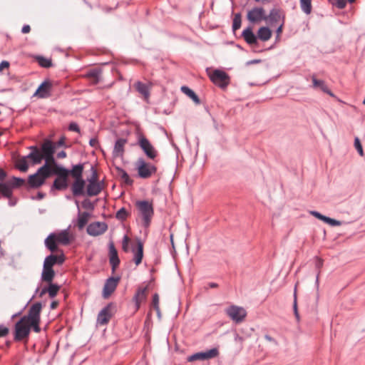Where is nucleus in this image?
Listing matches in <instances>:
<instances>
[{"label": "nucleus", "mask_w": 365, "mask_h": 365, "mask_svg": "<svg viewBox=\"0 0 365 365\" xmlns=\"http://www.w3.org/2000/svg\"><path fill=\"white\" fill-rule=\"evenodd\" d=\"M47 164H43L42 166L38 168L36 170V173L40 176L41 179L46 183V180L51 177V174L47 173Z\"/></svg>", "instance_id": "44"}, {"label": "nucleus", "mask_w": 365, "mask_h": 365, "mask_svg": "<svg viewBox=\"0 0 365 365\" xmlns=\"http://www.w3.org/2000/svg\"><path fill=\"white\" fill-rule=\"evenodd\" d=\"M135 168L138 173V177L141 179H148L157 173L158 168L147 162L143 158H139L135 163Z\"/></svg>", "instance_id": "6"}, {"label": "nucleus", "mask_w": 365, "mask_h": 365, "mask_svg": "<svg viewBox=\"0 0 365 365\" xmlns=\"http://www.w3.org/2000/svg\"><path fill=\"white\" fill-rule=\"evenodd\" d=\"M314 264H315V268L318 272L319 271H320V269L323 267L324 260L322 258L316 256L314 257Z\"/></svg>", "instance_id": "57"}, {"label": "nucleus", "mask_w": 365, "mask_h": 365, "mask_svg": "<svg viewBox=\"0 0 365 365\" xmlns=\"http://www.w3.org/2000/svg\"><path fill=\"white\" fill-rule=\"evenodd\" d=\"M293 297H294V300H293L292 309H293L294 315L295 317V316L299 315V310H298V304H297V285L294 287Z\"/></svg>", "instance_id": "49"}, {"label": "nucleus", "mask_w": 365, "mask_h": 365, "mask_svg": "<svg viewBox=\"0 0 365 365\" xmlns=\"http://www.w3.org/2000/svg\"><path fill=\"white\" fill-rule=\"evenodd\" d=\"M226 314L235 323L242 322L247 317V311L242 307L231 305L225 309Z\"/></svg>", "instance_id": "11"}, {"label": "nucleus", "mask_w": 365, "mask_h": 365, "mask_svg": "<svg viewBox=\"0 0 365 365\" xmlns=\"http://www.w3.org/2000/svg\"><path fill=\"white\" fill-rule=\"evenodd\" d=\"M312 81L314 89L320 90L332 98H336L334 93L328 88L324 81L317 79L315 75H312Z\"/></svg>", "instance_id": "23"}, {"label": "nucleus", "mask_w": 365, "mask_h": 365, "mask_svg": "<svg viewBox=\"0 0 365 365\" xmlns=\"http://www.w3.org/2000/svg\"><path fill=\"white\" fill-rule=\"evenodd\" d=\"M152 305L153 309L159 307V295L157 293L153 295Z\"/></svg>", "instance_id": "61"}, {"label": "nucleus", "mask_w": 365, "mask_h": 365, "mask_svg": "<svg viewBox=\"0 0 365 365\" xmlns=\"http://www.w3.org/2000/svg\"><path fill=\"white\" fill-rule=\"evenodd\" d=\"M324 222L328 224L329 225H330L331 227L340 226L342 225L341 221L337 220L334 218H331L327 216H326V217L324 220Z\"/></svg>", "instance_id": "55"}, {"label": "nucleus", "mask_w": 365, "mask_h": 365, "mask_svg": "<svg viewBox=\"0 0 365 365\" xmlns=\"http://www.w3.org/2000/svg\"><path fill=\"white\" fill-rule=\"evenodd\" d=\"M281 13H283L281 9H272L269 11V14L268 16L265 15L267 21L269 20L272 24L277 23L280 20Z\"/></svg>", "instance_id": "36"}, {"label": "nucleus", "mask_w": 365, "mask_h": 365, "mask_svg": "<svg viewBox=\"0 0 365 365\" xmlns=\"http://www.w3.org/2000/svg\"><path fill=\"white\" fill-rule=\"evenodd\" d=\"M120 281V276H111L109 277L105 282L103 291L102 297L103 299H108L115 292L118 283Z\"/></svg>", "instance_id": "14"}, {"label": "nucleus", "mask_w": 365, "mask_h": 365, "mask_svg": "<svg viewBox=\"0 0 365 365\" xmlns=\"http://www.w3.org/2000/svg\"><path fill=\"white\" fill-rule=\"evenodd\" d=\"M272 36V29L267 26H261L258 29L257 34L253 31L252 26H248L242 32L241 37L250 46H258L259 40L265 42L269 41Z\"/></svg>", "instance_id": "2"}, {"label": "nucleus", "mask_w": 365, "mask_h": 365, "mask_svg": "<svg viewBox=\"0 0 365 365\" xmlns=\"http://www.w3.org/2000/svg\"><path fill=\"white\" fill-rule=\"evenodd\" d=\"M293 297H294V300H293L292 309H293L294 315L295 317V316L299 315V310H298V304H297V285L294 287Z\"/></svg>", "instance_id": "51"}, {"label": "nucleus", "mask_w": 365, "mask_h": 365, "mask_svg": "<svg viewBox=\"0 0 365 365\" xmlns=\"http://www.w3.org/2000/svg\"><path fill=\"white\" fill-rule=\"evenodd\" d=\"M115 169L117 170L120 179L126 185H133V180H132L128 173L122 168L119 166H115Z\"/></svg>", "instance_id": "37"}, {"label": "nucleus", "mask_w": 365, "mask_h": 365, "mask_svg": "<svg viewBox=\"0 0 365 365\" xmlns=\"http://www.w3.org/2000/svg\"><path fill=\"white\" fill-rule=\"evenodd\" d=\"M61 287V285L56 283H53V282L46 283V288L48 290V297L51 299H53L54 297H56L58 292L60 291Z\"/></svg>", "instance_id": "40"}, {"label": "nucleus", "mask_w": 365, "mask_h": 365, "mask_svg": "<svg viewBox=\"0 0 365 365\" xmlns=\"http://www.w3.org/2000/svg\"><path fill=\"white\" fill-rule=\"evenodd\" d=\"M68 187V179L64 178H60L56 176L55 180H53L51 186V191L58 190H65Z\"/></svg>", "instance_id": "29"}, {"label": "nucleus", "mask_w": 365, "mask_h": 365, "mask_svg": "<svg viewBox=\"0 0 365 365\" xmlns=\"http://www.w3.org/2000/svg\"><path fill=\"white\" fill-rule=\"evenodd\" d=\"M53 86L52 81L48 78L45 79L37 88L34 96L39 98H46L51 96V91Z\"/></svg>", "instance_id": "20"}, {"label": "nucleus", "mask_w": 365, "mask_h": 365, "mask_svg": "<svg viewBox=\"0 0 365 365\" xmlns=\"http://www.w3.org/2000/svg\"><path fill=\"white\" fill-rule=\"evenodd\" d=\"M43 304L41 302L34 303L29 308L27 314L22 317L27 322H31L41 319V313Z\"/></svg>", "instance_id": "18"}, {"label": "nucleus", "mask_w": 365, "mask_h": 365, "mask_svg": "<svg viewBox=\"0 0 365 365\" xmlns=\"http://www.w3.org/2000/svg\"><path fill=\"white\" fill-rule=\"evenodd\" d=\"M4 198L9 200L8 204L11 207L16 205L17 203V201H18V199L16 197H14V195H12L11 197H4Z\"/></svg>", "instance_id": "63"}, {"label": "nucleus", "mask_w": 365, "mask_h": 365, "mask_svg": "<svg viewBox=\"0 0 365 365\" xmlns=\"http://www.w3.org/2000/svg\"><path fill=\"white\" fill-rule=\"evenodd\" d=\"M130 239L127 235H125L122 240V250L124 252L128 253L130 251L129 243Z\"/></svg>", "instance_id": "54"}, {"label": "nucleus", "mask_w": 365, "mask_h": 365, "mask_svg": "<svg viewBox=\"0 0 365 365\" xmlns=\"http://www.w3.org/2000/svg\"><path fill=\"white\" fill-rule=\"evenodd\" d=\"M86 186V195L88 197L97 196L101 192V187L98 182H88Z\"/></svg>", "instance_id": "32"}, {"label": "nucleus", "mask_w": 365, "mask_h": 365, "mask_svg": "<svg viewBox=\"0 0 365 365\" xmlns=\"http://www.w3.org/2000/svg\"><path fill=\"white\" fill-rule=\"evenodd\" d=\"M56 153L53 141L50 139H46L40 147V158L44 160L46 163H51L53 165L56 162L54 154Z\"/></svg>", "instance_id": "8"}, {"label": "nucleus", "mask_w": 365, "mask_h": 365, "mask_svg": "<svg viewBox=\"0 0 365 365\" xmlns=\"http://www.w3.org/2000/svg\"><path fill=\"white\" fill-rule=\"evenodd\" d=\"M136 135V144L140 147L147 158L151 160H155V158L158 156V150L150 143V141L146 138V136L139 130V128L137 129Z\"/></svg>", "instance_id": "5"}, {"label": "nucleus", "mask_w": 365, "mask_h": 365, "mask_svg": "<svg viewBox=\"0 0 365 365\" xmlns=\"http://www.w3.org/2000/svg\"><path fill=\"white\" fill-rule=\"evenodd\" d=\"M66 137L65 135H61L60 137V138L56 142H53L55 150H56L57 148H61V147H63L64 148H70V145H68L66 143Z\"/></svg>", "instance_id": "46"}, {"label": "nucleus", "mask_w": 365, "mask_h": 365, "mask_svg": "<svg viewBox=\"0 0 365 365\" xmlns=\"http://www.w3.org/2000/svg\"><path fill=\"white\" fill-rule=\"evenodd\" d=\"M68 130L76 133H80L81 131L79 125L76 122H71L69 123Z\"/></svg>", "instance_id": "58"}, {"label": "nucleus", "mask_w": 365, "mask_h": 365, "mask_svg": "<svg viewBox=\"0 0 365 365\" xmlns=\"http://www.w3.org/2000/svg\"><path fill=\"white\" fill-rule=\"evenodd\" d=\"M70 227L61 230L51 232L44 240L45 247L51 252H59L58 246L69 245L73 240V235L69 231Z\"/></svg>", "instance_id": "1"}, {"label": "nucleus", "mask_w": 365, "mask_h": 365, "mask_svg": "<svg viewBox=\"0 0 365 365\" xmlns=\"http://www.w3.org/2000/svg\"><path fill=\"white\" fill-rule=\"evenodd\" d=\"M242 25V14L240 12L236 13L232 20V29L234 33L238 30Z\"/></svg>", "instance_id": "41"}, {"label": "nucleus", "mask_w": 365, "mask_h": 365, "mask_svg": "<svg viewBox=\"0 0 365 365\" xmlns=\"http://www.w3.org/2000/svg\"><path fill=\"white\" fill-rule=\"evenodd\" d=\"M293 297H294V300H293L292 309H293L294 315L295 317V316L299 315V310H298V304H297V285L294 287Z\"/></svg>", "instance_id": "50"}, {"label": "nucleus", "mask_w": 365, "mask_h": 365, "mask_svg": "<svg viewBox=\"0 0 365 365\" xmlns=\"http://www.w3.org/2000/svg\"><path fill=\"white\" fill-rule=\"evenodd\" d=\"M44 164H47V170H47V173L48 174H51V177L53 176V175H56V174H57L56 168H55V167L51 168V163L45 162Z\"/></svg>", "instance_id": "60"}, {"label": "nucleus", "mask_w": 365, "mask_h": 365, "mask_svg": "<svg viewBox=\"0 0 365 365\" xmlns=\"http://www.w3.org/2000/svg\"><path fill=\"white\" fill-rule=\"evenodd\" d=\"M40 323L41 319L29 322V331L33 330L36 333H39L41 331Z\"/></svg>", "instance_id": "47"}, {"label": "nucleus", "mask_w": 365, "mask_h": 365, "mask_svg": "<svg viewBox=\"0 0 365 365\" xmlns=\"http://www.w3.org/2000/svg\"><path fill=\"white\" fill-rule=\"evenodd\" d=\"M235 341L242 346L243 341H245V337L240 336L238 334L236 333L235 335Z\"/></svg>", "instance_id": "64"}, {"label": "nucleus", "mask_w": 365, "mask_h": 365, "mask_svg": "<svg viewBox=\"0 0 365 365\" xmlns=\"http://www.w3.org/2000/svg\"><path fill=\"white\" fill-rule=\"evenodd\" d=\"M128 140L126 138H118L114 145L113 150V157H123L124 155L125 149L124 146L127 143Z\"/></svg>", "instance_id": "27"}, {"label": "nucleus", "mask_w": 365, "mask_h": 365, "mask_svg": "<svg viewBox=\"0 0 365 365\" xmlns=\"http://www.w3.org/2000/svg\"><path fill=\"white\" fill-rule=\"evenodd\" d=\"M10 332L9 328L4 324H0V339L6 337Z\"/></svg>", "instance_id": "56"}, {"label": "nucleus", "mask_w": 365, "mask_h": 365, "mask_svg": "<svg viewBox=\"0 0 365 365\" xmlns=\"http://www.w3.org/2000/svg\"><path fill=\"white\" fill-rule=\"evenodd\" d=\"M33 58L41 68H49L53 66L52 59L51 58H48L41 55L34 56Z\"/></svg>", "instance_id": "34"}, {"label": "nucleus", "mask_w": 365, "mask_h": 365, "mask_svg": "<svg viewBox=\"0 0 365 365\" xmlns=\"http://www.w3.org/2000/svg\"><path fill=\"white\" fill-rule=\"evenodd\" d=\"M82 207L93 211L95 209V202H92L88 198L84 199L81 202Z\"/></svg>", "instance_id": "53"}, {"label": "nucleus", "mask_w": 365, "mask_h": 365, "mask_svg": "<svg viewBox=\"0 0 365 365\" xmlns=\"http://www.w3.org/2000/svg\"><path fill=\"white\" fill-rule=\"evenodd\" d=\"M310 214L312 216H314V217H316L317 219L322 220V222H324V220L326 217V215H324L322 213H320L319 212L316 211V210L310 211Z\"/></svg>", "instance_id": "59"}, {"label": "nucleus", "mask_w": 365, "mask_h": 365, "mask_svg": "<svg viewBox=\"0 0 365 365\" xmlns=\"http://www.w3.org/2000/svg\"><path fill=\"white\" fill-rule=\"evenodd\" d=\"M181 91L189 97L196 104L200 105L201 101L195 92L187 86H182L180 88Z\"/></svg>", "instance_id": "35"}, {"label": "nucleus", "mask_w": 365, "mask_h": 365, "mask_svg": "<svg viewBox=\"0 0 365 365\" xmlns=\"http://www.w3.org/2000/svg\"><path fill=\"white\" fill-rule=\"evenodd\" d=\"M26 180L24 178L11 176L6 181V185L1 195V197H11L14 194V190L19 189L24 186L26 187Z\"/></svg>", "instance_id": "7"}, {"label": "nucleus", "mask_w": 365, "mask_h": 365, "mask_svg": "<svg viewBox=\"0 0 365 365\" xmlns=\"http://www.w3.org/2000/svg\"><path fill=\"white\" fill-rule=\"evenodd\" d=\"M246 17L247 21L252 24H259L262 21H267L265 10L262 6H256L249 10Z\"/></svg>", "instance_id": "13"}, {"label": "nucleus", "mask_w": 365, "mask_h": 365, "mask_svg": "<svg viewBox=\"0 0 365 365\" xmlns=\"http://www.w3.org/2000/svg\"><path fill=\"white\" fill-rule=\"evenodd\" d=\"M29 157L27 155L21 157L18 162L16 163L14 168L21 173H26L28 171L29 165L27 160Z\"/></svg>", "instance_id": "39"}, {"label": "nucleus", "mask_w": 365, "mask_h": 365, "mask_svg": "<svg viewBox=\"0 0 365 365\" xmlns=\"http://www.w3.org/2000/svg\"><path fill=\"white\" fill-rule=\"evenodd\" d=\"M108 257L112 273H115L120 263V260L118 257V250H116L112 239H110L108 242Z\"/></svg>", "instance_id": "15"}, {"label": "nucleus", "mask_w": 365, "mask_h": 365, "mask_svg": "<svg viewBox=\"0 0 365 365\" xmlns=\"http://www.w3.org/2000/svg\"><path fill=\"white\" fill-rule=\"evenodd\" d=\"M45 184L43 179L36 173L31 174L26 180V189L30 190L32 189H38Z\"/></svg>", "instance_id": "22"}, {"label": "nucleus", "mask_w": 365, "mask_h": 365, "mask_svg": "<svg viewBox=\"0 0 365 365\" xmlns=\"http://www.w3.org/2000/svg\"><path fill=\"white\" fill-rule=\"evenodd\" d=\"M52 165L55 167V168H56V176H58L60 178H64L66 179H68L69 175L71 176L70 169L66 168L62 165L58 163L57 161L55 162Z\"/></svg>", "instance_id": "38"}, {"label": "nucleus", "mask_w": 365, "mask_h": 365, "mask_svg": "<svg viewBox=\"0 0 365 365\" xmlns=\"http://www.w3.org/2000/svg\"><path fill=\"white\" fill-rule=\"evenodd\" d=\"M329 1L334 6L339 9H344L348 2L347 0H329Z\"/></svg>", "instance_id": "52"}, {"label": "nucleus", "mask_w": 365, "mask_h": 365, "mask_svg": "<svg viewBox=\"0 0 365 365\" xmlns=\"http://www.w3.org/2000/svg\"><path fill=\"white\" fill-rule=\"evenodd\" d=\"M10 66V63L7 61H2L0 63V72H2L4 69H8Z\"/></svg>", "instance_id": "62"}, {"label": "nucleus", "mask_w": 365, "mask_h": 365, "mask_svg": "<svg viewBox=\"0 0 365 365\" xmlns=\"http://www.w3.org/2000/svg\"><path fill=\"white\" fill-rule=\"evenodd\" d=\"M102 73V69L99 67L91 68L85 73V77L91 79L94 84H97L100 81V75Z\"/></svg>", "instance_id": "33"}, {"label": "nucleus", "mask_w": 365, "mask_h": 365, "mask_svg": "<svg viewBox=\"0 0 365 365\" xmlns=\"http://www.w3.org/2000/svg\"><path fill=\"white\" fill-rule=\"evenodd\" d=\"M56 277V272L53 268L46 267L43 264V269L41 274V280L43 282H52Z\"/></svg>", "instance_id": "28"}, {"label": "nucleus", "mask_w": 365, "mask_h": 365, "mask_svg": "<svg viewBox=\"0 0 365 365\" xmlns=\"http://www.w3.org/2000/svg\"><path fill=\"white\" fill-rule=\"evenodd\" d=\"M135 206L139 212V215L143 220V225L148 228L151 223L152 217L154 215V208L152 202L147 200H137Z\"/></svg>", "instance_id": "4"}, {"label": "nucleus", "mask_w": 365, "mask_h": 365, "mask_svg": "<svg viewBox=\"0 0 365 365\" xmlns=\"http://www.w3.org/2000/svg\"><path fill=\"white\" fill-rule=\"evenodd\" d=\"M108 230V225L105 222H93L90 223L86 228L88 235L96 237L103 234Z\"/></svg>", "instance_id": "17"}, {"label": "nucleus", "mask_w": 365, "mask_h": 365, "mask_svg": "<svg viewBox=\"0 0 365 365\" xmlns=\"http://www.w3.org/2000/svg\"><path fill=\"white\" fill-rule=\"evenodd\" d=\"M116 312V304L114 302H109L98 314L96 323L103 326L107 325L112 317Z\"/></svg>", "instance_id": "10"}, {"label": "nucleus", "mask_w": 365, "mask_h": 365, "mask_svg": "<svg viewBox=\"0 0 365 365\" xmlns=\"http://www.w3.org/2000/svg\"><path fill=\"white\" fill-rule=\"evenodd\" d=\"M88 163V162L80 163L76 165H72L71 171V176L75 179H82L83 173L85 168V165Z\"/></svg>", "instance_id": "30"}, {"label": "nucleus", "mask_w": 365, "mask_h": 365, "mask_svg": "<svg viewBox=\"0 0 365 365\" xmlns=\"http://www.w3.org/2000/svg\"><path fill=\"white\" fill-rule=\"evenodd\" d=\"M31 152L27 155L32 165H38L42 162V158H40V148L37 145H31L29 147Z\"/></svg>", "instance_id": "26"}, {"label": "nucleus", "mask_w": 365, "mask_h": 365, "mask_svg": "<svg viewBox=\"0 0 365 365\" xmlns=\"http://www.w3.org/2000/svg\"><path fill=\"white\" fill-rule=\"evenodd\" d=\"M220 351L217 347H214L205 351L196 352L187 359V361L192 362L197 360L205 361L217 357Z\"/></svg>", "instance_id": "12"}, {"label": "nucleus", "mask_w": 365, "mask_h": 365, "mask_svg": "<svg viewBox=\"0 0 365 365\" xmlns=\"http://www.w3.org/2000/svg\"><path fill=\"white\" fill-rule=\"evenodd\" d=\"M86 180L75 179L71 185V190L74 197L86 195Z\"/></svg>", "instance_id": "16"}, {"label": "nucleus", "mask_w": 365, "mask_h": 365, "mask_svg": "<svg viewBox=\"0 0 365 365\" xmlns=\"http://www.w3.org/2000/svg\"><path fill=\"white\" fill-rule=\"evenodd\" d=\"M75 202L78 210V219L75 225L78 228L79 230H82L87 225L91 215L88 212H81L79 208V202L77 200H76Z\"/></svg>", "instance_id": "24"}, {"label": "nucleus", "mask_w": 365, "mask_h": 365, "mask_svg": "<svg viewBox=\"0 0 365 365\" xmlns=\"http://www.w3.org/2000/svg\"><path fill=\"white\" fill-rule=\"evenodd\" d=\"M354 148L356 150L357 153H359V155L360 156L363 157L364 155V150H363V147H362L361 140L358 137L354 138Z\"/></svg>", "instance_id": "48"}, {"label": "nucleus", "mask_w": 365, "mask_h": 365, "mask_svg": "<svg viewBox=\"0 0 365 365\" xmlns=\"http://www.w3.org/2000/svg\"><path fill=\"white\" fill-rule=\"evenodd\" d=\"M91 175L90 178H87L86 181L87 182H98V180H99L98 173L97 170L96 169L95 166L93 165H91Z\"/></svg>", "instance_id": "45"}, {"label": "nucleus", "mask_w": 365, "mask_h": 365, "mask_svg": "<svg viewBox=\"0 0 365 365\" xmlns=\"http://www.w3.org/2000/svg\"><path fill=\"white\" fill-rule=\"evenodd\" d=\"M136 245L131 247V251L133 253V262L136 266L142 263L143 259V242L140 238L136 237Z\"/></svg>", "instance_id": "21"}, {"label": "nucleus", "mask_w": 365, "mask_h": 365, "mask_svg": "<svg viewBox=\"0 0 365 365\" xmlns=\"http://www.w3.org/2000/svg\"><path fill=\"white\" fill-rule=\"evenodd\" d=\"M148 289V286H145V287H138L136 290L135 295L133 297V301L135 303L136 309H138L140 307L141 302L145 300L147 297V292Z\"/></svg>", "instance_id": "25"}, {"label": "nucleus", "mask_w": 365, "mask_h": 365, "mask_svg": "<svg viewBox=\"0 0 365 365\" xmlns=\"http://www.w3.org/2000/svg\"><path fill=\"white\" fill-rule=\"evenodd\" d=\"M134 87L143 96L144 100L148 101L150 95L149 86L146 83L138 81L135 83Z\"/></svg>", "instance_id": "31"}, {"label": "nucleus", "mask_w": 365, "mask_h": 365, "mask_svg": "<svg viewBox=\"0 0 365 365\" xmlns=\"http://www.w3.org/2000/svg\"><path fill=\"white\" fill-rule=\"evenodd\" d=\"M130 213L125 209V207H123L116 212L115 218L118 220L123 222L130 216Z\"/></svg>", "instance_id": "43"}, {"label": "nucleus", "mask_w": 365, "mask_h": 365, "mask_svg": "<svg viewBox=\"0 0 365 365\" xmlns=\"http://www.w3.org/2000/svg\"><path fill=\"white\" fill-rule=\"evenodd\" d=\"M210 81L222 89H225L230 83V77L225 71L215 69L209 74Z\"/></svg>", "instance_id": "9"}, {"label": "nucleus", "mask_w": 365, "mask_h": 365, "mask_svg": "<svg viewBox=\"0 0 365 365\" xmlns=\"http://www.w3.org/2000/svg\"><path fill=\"white\" fill-rule=\"evenodd\" d=\"M59 252H61L60 255H54L53 252H51L46 256L43 264L51 268H53L55 265H62L66 260V257L63 250Z\"/></svg>", "instance_id": "19"}, {"label": "nucleus", "mask_w": 365, "mask_h": 365, "mask_svg": "<svg viewBox=\"0 0 365 365\" xmlns=\"http://www.w3.org/2000/svg\"><path fill=\"white\" fill-rule=\"evenodd\" d=\"M13 336L14 341L27 344L30 336L29 322L23 317L16 321L13 328Z\"/></svg>", "instance_id": "3"}, {"label": "nucleus", "mask_w": 365, "mask_h": 365, "mask_svg": "<svg viewBox=\"0 0 365 365\" xmlns=\"http://www.w3.org/2000/svg\"><path fill=\"white\" fill-rule=\"evenodd\" d=\"M300 7L302 10L307 14L309 15L312 13V0H299Z\"/></svg>", "instance_id": "42"}]
</instances>
